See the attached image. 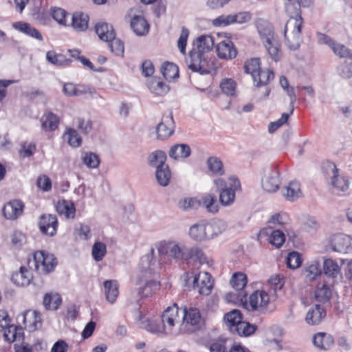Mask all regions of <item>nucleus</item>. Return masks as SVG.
Here are the masks:
<instances>
[{
  "mask_svg": "<svg viewBox=\"0 0 352 352\" xmlns=\"http://www.w3.org/2000/svg\"><path fill=\"white\" fill-rule=\"evenodd\" d=\"M256 26L269 55L274 61L279 60L281 57L280 43L274 36L272 25L267 21L259 19L256 21Z\"/></svg>",
  "mask_w": 352,
  "mask_h": 352,
  "instance_id": "nucleus-1",
  "label": "nucleus"
},
{
  "mask_svg": "<svg viewBox=\"0 0 352 352\" xmlns=\"http://www.w3.org/2000/svg\"><path fill=\"white\" fill-rule=\"evenodd\" d=\"M302 19H289L285 26V43L290 50H296L299 48L302 41L301 28Z\"/></svg>",
  "mask_w": 352,
  "mask_h": 352,
  "instance_id": "nucleus-2",
  "label": "nucleus"
},
{
  "mask_svg": "<svg viewBox=\"0 0 352 352\" xmlns=\"http://www.w3.org/2000/svg\"><path fill=\"white\" fill-rule=\"evenodd\" d=\"M186 63L192 71L198 72L202 74L209 73L213 65L212 62L208 59L206 54L197 51L195 49L189 52Z\"/></svg>",
  "mask_w": 352,
  "mask_h": 352,
  "instance_id": "nucleus-3",
  "label": "nucleus"
},
{
  "mask_svg": "<svg viewBox=\"0 0 352 352\" xmlns=\"http://www.w3.org/2000/svg\"><path fill=\"white\" fill-rule=\"evenodd\" d=\"M161 322L166 330V334L177 335L181 329L177 326L180 322L179 308L176 305L168 307L161 316Z\"/></svg>",
  "mask_w": 352,
  "mask_h": 352,
  "instance_id": "nucleus-4",
  "label": "nucleus"
},
{
  "mask_svg": "<svg viewBox=\"0 0 352 352\" xmlns=\"http://www.w3.org/2000/svg\"><path fill=\"white\" fill-rule=\"evenodd\" d=\"M34 263L36 270L45 274L53 271L57 264L54 255L44 251H38L34 253Z\"/></svg>",
  "mask_w": 352,
  "mask_h": 352,
  "instance_id": "nucleus-5",
  "label": "nucleus"
},
{
  "mask_svg": "<svg viewBox=\"0 0 352 352\" xmlns=\"http://www.w3.org/2000/svg\"><path fill=\"white\" fill-rule=\"evenodd\" d=\"M327 174L329 177V184L337 192H346L349 188V178L340 175L335 164H329Z\"/></svg>",
  "mask_w": 352,
  "mask_h": 352,
  "instance_id": "nucleus-6",
  "label": "nucleus"
},
{
  "mask_svg": "<svg viewBox=\"0 0 352 352\" xmlns=\"http://www.w3.org/2000/svg\"><path fill=\"white\" fill-rule=\"evenodd\" d=\"M160 254H168L174 259L184 260V255L186 254L184 245H179L174 242H163L156 245Z\"/></svg>",
  "mask_w": 352,
  "mask_h": 352,
  "instance_id": "nucleus-7",
  "label": "nucleus"
},
{
  "mask_svg": "<svg viewBox=\"0 0 352 352\" xmlns=\"http://www.w3.org/2000/svg\"><path fill=\"white\" fill-rule=\"evenodd\" d=\"M203 324L204 319L201 318L200 311L197 308L190 307L184 310L182 325L191 327L192 329H188V331L199 329Z\"/></svg>",
  "mask_w": 352,
  "mask_h": 352,
  "instance_id": "nucleus-8",
  "label": "nucleus"
},
{
  "mask_svg": "<svg viewBox=\"0 0 352 352\" xmlns=\"http://www.w3.org/2000/svg\"><path fill=\"white\" fill-rule=\"evenodd\" d=\"M280 184L279 170L276 168L268 169L262 180L263 190L268 192H274L278 190Z\"/></svg>",
  "mask_w": 352,
  "mask_h": 352,
  "instance_id": "nucleus-9",
  "label": "nucleus"
},
{
  "mask_svg": "<svg viewBox=\"0 0 352 352\" xmlns=\"http://www.w3.org/2000/svg\"><path fill=\"white\" fill-rule=\"evenodd\" d=\"M175 129V122L171 112L164 115L161 122L156 126V133L158 138L164 139L173 135Z\"/></svg>",
  "mask_w": 352,
  "mask_h": 352,
  "instance_id": "nucleus-10",
  "label": "nucleus"
},
{
  "mask_svg": "<svg viewBox=\"0 0 352 352\" xmlns=\"http://www.w3.org/2000/svg\"><path fill=\"white\" fill-rule=\"evenodd\" d=\"M217 56L223 60H232L237 56L238 51L230 39H226L219 42L216 47Z\"/></svg>",
  "mask_w": 352,
  "mask_h": 352,
  "instance_id": "nucleus-11",
  "label": "nucleus"
},
{
  "mask_svg": "<svg viewBox=\"0 0 352 352\" xmlns=\"http://www.w3.org/2000/svg\"><path fill=\"white\" fill-rule=\"evenodd\" d=\"M270 298L267 293L261 290H257L250 296L249 306L252 311L263 312L269 303ZM250 309V308H248Z\"/></svg>",
  "mask_w": 352,
  "mask_h": 352,
  "instance_id": "nucleus-12",
  "label": "nucleus"
},
{
  "mask_svg": "<svg viewBox=\"0 0 352 352\" xmlns=\"http://www.w3.org/2000/svg\"><path fill=\"white\" fill-rule=\"evenodd\" d=\"M157 267V259L155 255V250L151 248L148 252L144 254L140 259L138 267L144 273V276L151 275Z\"/></svg>",
  "mask_w": 352,
  "mask_h": 352,
  "instance_id": "nucleus-13",
  "label": "nucleus"
},
{
  "mask_svg": "<svg viewBox=\"0 0 352 352\" xmlns=\"http://www.w3.org/2000/svg\"><path fill=\"white\" fill-rule=\"evenodd\" d=\"M38 226L41 232L46 235L52 236L56 233L58 220L55 215L43 214L41 216Z\"/></svg>",
  "mask_w": 352,
  "mask_h": 352,
  "instance_id": "nucleus-14",
  "label": "nucleus"
},
{
  "mask_svg": "<svg viewBox=\"0 0 352 352\" xmlns=\"http://www.w3.org/2000/svg\"><path fill=\"white\" fill-rule=\"evenodd\" d=\"M193 287L199 289L198 292L201 295H208L212 287L211 276L208 272H201L195 276L193 279Z\"/></svg>",
  "mask_w": 352,
  "mask_h": 352,
  "instance_id": "nucleus-15",
  "label": "nucleus"
},
{
  "mask_svg": "<svg viewBox=\"0 0 352 352\" xmlns=\"http://www.w3.org/2000/svg\"><path fill=\"white\" fill-rule=\"evenodd\" d=\"M330 242L331 248L335 252L346 253L351 248V236L344 234H334Z\"/></svg>",
  "mask_w": 352,
  "mask_h": 352,
  "instance_id": "nucleus-16",
  "label": "nucleus"
},
{
  "mask_svg": "<svg viewBox=\"0 0 352 352\" xmlns=\"http://www.w3.org/2000/svg\"><path fill=\"white\" fill-rule=\"evenodd\" d=\"M24 206L19 200H12L4 205L3 214L7 219L14 220L21 216L23 211Z\"/></svg>",
  "mask_w": 352,
  "mask_h": 352,
  "instance_id": "nucleus-17",
  "label": "nucleus"
},
{
  "mask_svg": "<svg viewBox=\"0 0 352 352\" xmlns=\"http://www.w3.org/2000/svg\"><path fill=\"white\" fill-rule=\"evenodd\" d=\"M23 322L29 331H34L41 327V314L37 311L28 310L22 316Z\"/></svg>",
  "mask_w": 352,
  "mask_h": 352,
  "instance_id": "nucleus-18",
  "label": "nucleus"
},
{
  "mask_svg": "<svg viewBox=\"0 0 352 352\" xmlns=\"http://www.w3.org/2000/svg\"><path fill=\"white\" fill-rule=\"evenodd\" d=\"M232 184L229 188H226L220 192L219 201L223 206H228L231 205L235 199V190L239 186V181L234 177L230 178Z\"/></svg>",
  "mask_w": 352,
  "mask_h": 352,
  "instance_id": "nucleus-19",
  "label": "nucleus"
},
{
  "mask_svg": "<svg viewBox=\"0 0 352 352\" xmlns=\"http://www.w3.org/2000/svg\"><path fill=\"white\" fill-rule=\"evenodd\" d=\"M311 3V0L307 4L302 0H285V11L289 15L290 19H302L300 15V7H308Z\"/></svg>",
  "mask_w": 352,
  "mask_h": 352,
  "instance_id": "nucleus-20",
  "label": "nucleus"
},
{
  "mask_svg": "<svg viewBox=\"0 0 352 352\" xmlns=\"http://www.w3.org/2000/svg\"><path fill=\"white\" fill-rule=\"evenodd\" d=\"M208 229L206 223H196L190 228L189 236L196 241L209 240Z\"/></svg>",
  "mask_w": 352,
  "mask_h": 352,
  "instance_id": "nucleus-21",
  "label": "nucleus"
},
{
  "mask_svg": "<svg viewBox=\"0 0 352 352\" xmlns=\"http://www.w3.org/2000/svg\"><path fill=\"white\" fill-rule=\"evenodd\" d=\"M325 316V309L322 306L316 305L309 309L305 321L310 325H317L322 322Z\"/></svg>",
  "mask_w": 352,
  "mask_h": 352,
  "instance_id": "nucleus-22",
  "label": "nucleus"
},
{
  "mask_svg": "<svg viewBox=\"0 0 352 352\" xmlns=\"http://www.w3.org/2000/svg\"><path fill=\"white\" fill-rule=\"evenodd\" d=\"M32 279L30 271L25 267H21L19 272L12 274L11 280L17 286H28Z\"/></svg>",
  "mask_w": 352,
  "mask_h": 352,
  "instance_id": "nucleus-23",
  "label": "nucleus"
},
{
  "mask_svg": "<svg viewBox=\"0 0 352 352\" xmlns=\"http://www.w3.org/2000/svg\"><path fill=\"white\" fill-rule=\"evenodd\" d=\"M104 292L106 300L113 304L119 295V285L116 280H108L104 282Z\"/></svg>",
  "mask_w": 352,
  "mask_h": 352,
  "instance_id": "nucleus-24",
  "label": "nucleus"
},
{
  "mask_svg": "<svg viewBox=\"0 0 352 352\" xmlns=\"http://www.w3.org/2000/svg\"><path fill=\"white\" fill-rule=\"evenodd\" d=\"M283 196L288 201H294L302 196L300 183L297 181L290 182L282 190Z\"/></svg>",
  "mask_w": 352,
  "mask_h": 352,
  "instance_id": "nucleus-25",
  "label": "nucleus"
},
{
  "mask_svg": "<svg viewBox=\"0 0 352 352\" xmlns=\"http://www.w3.org/2000/svg\"><path fill=\"white\" fill-rule=\"evenodd\" d=\"M131 27L138 36L146 35L149 30V24L144 16L134 15L131 20Z\"/></svg>",
  "mask_w": 352,
  "mask_h": 352,
  "instance_id": "nucleus-26",
  "label": "nucleus"
},
{
  "mask_svg": "<svg viewBox=\"0 0 352 352\" xmlns=\"http://www.w3.org/2000/svg\"><path fill=\"white\" fill-rule=\"evenodd\" d=\"M96 32L99 38L106 42L116 38V33L112 25L106 23H98L95 26Z\"/></svg>",
  "mask_w": 352,
  "mask_h": 352,
  "instance_id": "nucleus-27",
  "label": "nucleus"
},
{
  "mask_svg": "<svg viewBox=\"0 0 352 352\" xmlns=\"http://www.w3.org/2000/svg\"><path fill=\"white\" fill-rule=\"evenodd\" d=\"M12 27L15 30L40 41H43V38L39 31L28 23L22 21L16 22L12 24Z\"/></svg>",
  "mask_w": 352,
  "mask_h": 352,
  "instance_id": "nucleus-28",
  "label": "nucleus"
},
{
  "mask_svg": "<svg viewBox=\"0 0 352 352\" xmlns=\"http://www.w3.org/2000/svg\"><path fill=\"white\" fill-rule=\"evenodd\" d=\"M198 205L204 208L207 212L215 214L219 210V205L217 201V197L214 194H206L203 196L199 201Z\"/></svg>",
  "mask_w": 352,
  "mask_h": 352,
  "instance_id": "nucleus-29",
  "label": "nucleus"
},
{
  "mask_svg": "<svg viewBox=\"0 0 352 352\" xmlns=\"http://www.w3.org/2000/svg\"><path fill=\"white\" fill-rule=\"evenodd\" d=\"M3 331H4L3 336L6 340L10 342L23 340V331L21 327L8 324Z\"/></svg>",
  "mask_w": 352,
  "mask_h": 352,
  "instance_id": "nucleus-30",
  "label": "nucleus"
},
{
  "mask_svg": "<svg viewBox=\"0 0 352 352\" xmlns=\"http://www.w3.org/2000/svg\"><path fill=\"white\" fill-rule=\"evenodd\" d=\"M63 90L64 94L67 96H78L87 93H93L89 87L76 85L73 83H65Z\"/></svg>",
  "mask_w": 352,
  "mask_h": 352,
  "instance_id": "nucleus-31",
  "label": "nucleus"
},
{
  "mask_svg": "<svg viewBox=\"0 0 352 352\" xmlns=\"http://www.w3.org/2000/svg\"><path fill=\"white\" fill-rule=\"evenodd\" d=\"M148 87L151 92L157 96H164L168 91V86L159 78L154 77L148 82Z\"/></svg>",
  "mask_w": 352,
  "mask_h": 352,
  "instance_id": "nucleus-32",
  "label": "nucleus"
},
{
  "mask_svg": "<svg viewBox=\"0 0 352 352\" xmlns=\"http://www.w3.org/2000/svg\"><path fill=\"white\" fill-rule=\"evenodd\" d=\"M166 160V154L165 152L157 150L151 153L148 157V164L156 170L166 166L165 162Z\"/></svg>",
  "mask_w": 352,
  "mask_h": 352,
  "instance_id": "nucleus-33",
  "label": "nucleus"
},
{
  "mask_svg": "<svg viewBox=\"0 0 352 352\" xmlns=\"http://www.w3.org/2000/svg\"><path fill=\"white\" fill-rule=\"evenodd\" d=\"M58 118L52 112L45 113L41 118V126L45 131H54L58 127Z\"/></svg>",
  "mask_w": 352,
  "mask_h": 352,
  "instance_id": "nucleus-34",
  "label": "nucleus"
},
{
  "mask_svg": "<svg viewBox=\"0 0 352 352\" xmlns=\"http://www.w3.org/2000/svg\"><path fill=\"white\" fill-rule=\"evenodd\" d=\"M191 149L185 144H176L172 146L169 151V156L175 160L186 158L190 156Z\"/></svg>",
  "mask_w": 352,
  "mask_h": 352,
  "instance_id": "nucleus-35",
  "label": "nucleus"
},
{
  "mask_svg": "<svg viewBox=\"0 0 352 352\" xmlns=\"http://www.w3.org/2000/svg\"><path fill=\"white\" fill-rule=\"evenodd\" d=\"M72 27L77 31H84L88 28L89 17L82 13H76L70 16Z\"/></svg>",
  "mask_w": 352,
  "mask_h": 352,
  "instance_id": "nucleus-36",
  "label": "nucleus"
},
{
  "mask_svg": "<svg viewBox=\"0 0 352 352\" xmlns=\"http://www.w3.org/2000/svg\"><path fill=\"white\" fill-rule=\"evenodd\" d=\"M323 271L327 276L336 278L340 274L341 268L337 262L328 258L323 262Z\"/></svg>",
  "mask_w": 352,
  "mask_h": 352,
  "instance_id": "nucleus-37",
  "label": "nucleus"
},
{
  "mask_svg": "<svg viewBox=\"0 0 352 352\" xmlns=\"http://www.w3.org/2000/svg\"><path fill=\"white\" fill-rule=\"evenodd\" d=\"M197 51L206 54L209 52L214 45L212 36L210 35H201L197 38Z\"/></svg>",
  "mask_w": 352,
  "mask_h": 352,
  "instance_id": "nucleus-38",
  "label": "nucleus"
},
{
  "mask_svg": "<svg viewBox=\"0 0 352 352\" xmlns=\"http://www.w3.org/2000/svg\"><path fill=\"white\" fill-rule=\"evenodd\" d=\"M321 274L320 265L318 261L311 262L305 270V276L310 281L316 280Z\"/></svg>",
  "mask_w": 352,
  "mask_h": 352,
  "instance_id": "nucleus-39",
  "label": "nucleus"
},
{
  "mask_svg": "<svg viewBox=\"0 0 352 352\" xmlns=\"http://www.w3.org/2000/svg\"><path fill=\"white\" fill-rule=\"evenodd\" d=\"M244 71L252 76L253 80H256V74L261 69L260 59L252 58L247 60L244 64Z\"/></svg>",
  "mask_w": 352,
  "mask_h": 352,
  "instance_id": "nucleus-40",
  "label": "nucleus"
},
{
  "mask_svg": "<svg viewBox=\"0 0 352 352\" xmlns=\"http://www.w3.org/2000/svg\"><path fill=\"white\" fill-rule=\"evenodd\" d=\"M161 72L167 80H171L179 76L178 67L173 63H164L161 67Z\"/></svg>",
  "mask_w": 352,
  "mask_h": 352,
  "instance_id": "nucleus-41",
  "label": "nucleus"
},
{
  "mask_svg": "<svg viewBox=\"0 0 352 352\" xmlns=\"http://www.w3.org/2000/svg\"><path fill=\"white\" fill-rule=\"evenodd\" d=\"M46 58L47 61L56 66H63L69 64L71 60L61 54H56L54 51L47 52Z\"/></svg>",
  "mask_w": 352,
  "mask_h": 352,
  "instance_id": "nucleus-42",
  "label": "nucleus"
},
{
  "mask_svg": "<svg viewBox=\"0 0 352 352\" xmlns=\"http://www.w3.org/2000/svg\"><path fill=\"white\" fill-rule=\"evenodd\" d=\"M256 75V80L253 81L258 87L266 85L274 78V72L270 69H260Z\"/></svg>",
  "mask_w": 352,
  "mask_h": 352,
  "instance_id": "nucleus-43",
  "label": "nucleus"
},
{
  "mask_svg": "<svg viewBox=\"0 0 352 352\" xmlns=\"http://www.w3.org/2000/svg\"><path fill=\"white\" fill-rule=\"evenodd\" d=\"M61 302V298L58 294H47L43 298V305L47 309H57Z\"/></svg>",
  "mask_w": 352,
  "mask_h": 352,
  "instance_id": "nucleus-44",
  "label": "nucleus"
},
{
  "mask_svg": "<svg viewBox=\"0 0 352 352\" xmlns=\"http://www.w3.org/2000/svg\"><path fill=\"white\" fill-rule=\"evenodd\" d=\"M155 176L158 184L162 186H167L169 184L171 173L168 165L156 170Z\"/></svg>",
  "mask_w": 352,
  "mask_h": 352,
  "instance_id": "nucleus-45",
  "label": "nucleus"
},
{
  "mask_svg": "<svg viewBox=\"0 0 352 352\" xmlns=\"http://www.w3.org/2000/svg\"><path fill=\"white\" fill-rule=\"evenodd\" d=\"M256 326L249 322L241 321L234 328H232V332H236L239 336H249L254 333Z\"/></svg>",
  "mask_w": 352,
  "mask_h": 352,
  "instance_id": "nucleus-46",
  "label": "nucleus"
},
{
  "mask_svg": "<svg viewBox=\"0 0 352 352\" xmlns=\"http://www.w3.org/2000/svg\"><path fill=\"white\" fill-rule=\"evenodd\" d=\"M206 223L208 228H209L208 234H209L210 239L219 235L226 229V223L222 220Z\"/></svg>",
  "mask_w": 352,
  "mask_h": 352,
  "instance_id": "nucleus-47",
  "label": "nucleus"
},
{
  "mask_svg": "<svg viewBox=\"0 0 352 352\" xmlns=\"http://www.w3.org/2000/svg\"><path fill=\"white\" fill-rule=\"evenodd\" d=\"M190 258H194L198 261L200 263H204L206 261L205 254L198 247L186 249V254L184 255V261H188Z\"/></svg>",
  "mask_w": 352,
  "mask_h": 352,
  "instance_id": "nucleus-48",
  "label": "nucleus"
},
{
  "mask_svg": "<svg viewBox=\"0 0 352 352\" xmlns=\"http://www.w3.org/2000/svg\"><path fill=\"white\" fill-rule=\"evenodd\" d=\"M207 166L210 171L214 175H222L224 174L223 163L217 157H210L207 160Z\"/></svg>",
  "mask_w": 352,
  "mask_h": 352,
  "instance_id": "nucleus-49",
  "label": "nucleus"
},
{
  "mask_svg": "<svg viewBox=\"0 0 352 352\" xmlns=\"http://www.w3.org/2000/svg\"><path fill=\"white\" fill-rule=\"evenodd\" d=\"M224 320L232 331V328H234L237 324L242 321L241 314L240 311L234 309L225 315Z\"/></svg>",
  "mask_w": 352,
  "mask_h": 352,
  "instance_id": "nucleus-50",
  "label": "nucleus"
},
{
  "mask_svg": "<svg viewBox=\"0 0 352 352\" xmlns=\"http://www.w3.org/2000/svg\"><path fill=\"white\" fill-rule=\"evenodd\" d=\"M64 138L67 139L68 144L71 146L78 147L81 145L82 138L74 129H68L64 133Z\"/></svg>",
  "mask_w": 352,
  "mask_h": 352,
  "instance_id": "nucleus-51",
  "label": "nucleus"
},
{
  "mask_svg": "<svg viewBox=\"0 0 352 352\" xmlns=\"http://www.w3.org/2000/svg\"><path fill=\"white\" fill-rule=\"evenodd\" d=\"M230 284L236 290L243 289L247 284V276L242 272L234 273L230 280Z\"/></svg>",
  "mask_w": 352,
  "mask_h": 352,
  "instance_id": "nucleus-52",
  "label": "nucleus"
},
{
  "mask_svg": "<svg viewBox=\"0 0 352 352\" xmlns=\"http://www.w3.org/2000/svg\"><path fill=\"white\" fill-rule=\"evenodd\" d=\"M221 91L227 96H235L236 89V83L232 78H223L221 83Z\"/></svg>",
  "mask_w": 352,
  "mask_h": 352,
  "instance_id": "nucleus-53",
  "label": "nucleus"
},
{
  "mask_svg": "<svg viewBox=\"0 0 352 352\" xmlns=\"http://www.w3.org/2000/svg\"><path fill=\"white\" fill-rule=\"evenodd\" d=\"M107 252L106 245L100 241L96 242L91 250V254L96 261H100L104 257Z\"/></svg>",
  "mask_w": 352,
  "mask_h": 352,
  "instance_id": "nucleus-54",
  "label": "nucleus"
},
{
  "mask_svg": "<svg viewBox=\"0 0 352 352\" xmlns=\"http://www.w3.org/2000/svg\"><path fill=\"white\" fill-rule=\"evenodd\" d=\"M331 296L330 289L324 284L318 286L315 292L316 299L320 302H327Z\"/></svg>",
  "mask_w": 352,
  "mask_h": 352,
  "instance_id": "nucleus-55",
  "label": "nucleus"
},
{
  "mask_svg": "<svg viewBox=\"0 0 352 352\" xmlns=\"http://www.w3.org/2000/svg\"><path fill=\"white\" fill-rule=\"evenodd\" d=\"M52 16L58 23L64 25H68L67 18L70 19L71 16L63 9L60 8L52 9Z\"/></svg>",
  "mask_w": 352,
  "mask_h": 352,
  "instance_id": "nucleus-56",
  "label": "nucleus"
},
{
  "mask_svg": "<svg viewBox=\"0 0 352 352\" xmlns=\"http://www.w3.org/2000/svg\"><path fill=\"white\" fill-rule=\"evenodd\" d=\"M285 241V234L279 230H274L270 236V242L274 247L279 248H280Z\"/></svg>",
  "mask_w": 352,
  "mask_h": 352,
  "instance_id": "nucleus-57",
  "label": "nucleus"
},
{
  "mask_svg": "<svg viewBox=\"0 0 352 352\" xmlns=\"http://www.w3.org/2000/svg\"><path fill=\"white\" fill-rule=\"evenodd\" d=\"M197 204L198 201L196 199L192 197H184L178 201L177 206L180 210L187 211L195 208Z\"/></svg>",
  "mask_w": 352,
  "mask_h": 352,
  "instance_id": "nucleus-58",
  "label": "nucleus"
},
{
  "mask_svg": "<svg viewBox=\"0 0 352 352\" xmlns=\"http://www.w3.org/2000/svg\"><path fill=\"white\" fill-rule=\"evenodd\" d=\"M331 50L333 53L340 58H352V52L345 45L336 43L332 45Z\"/></svg>",
  "mask_w": 352,
  "mask_h": 352,
  "instance_id": "nucleus-59",
  "label": "nucleus"
},
{
  "mask_svg": "<svg viewBox=\"0 0 352 352\" xmlns=\"http://www.w3.org/2000/svg\"><path fill=\"white\" fill-rule=\"evenodd\" d=\"M302 263L301 255L297 252H292L288 254L287 257V266L291 269H296Z\"/></svg>",
  "mask_w": 352,
  "mask_h": 352,
  "instance_id": "nucleus-60",
  "label": "nucleus"
},
{
  "mask_svg": "<svg viewBox=\"0 0 352 352\" xmlns=\"http://www.w3.org/2000/svg\"><path fill=\"white\" fill-rule=\"evenodd\" d=\"M143 329H146L148 331H150L156 334H166V330L164 329V326H163L162 323L160 321H153L150 323H146L143 326Z\"/></svg>",
  "mask_w": 352,
  "mask_h": 352,
  "instance_id": "nucleus-61",
  "label": "nucleus"
},
{
  "mask_svg": "<svg viewBox=\"0 0 352 352\" xmlns=\"http://www.w3.org/2000/svg\"><path fill=\"white\" fill-rule=\"evenodd\" d=\"M83 163L90 168H96L100 164V160L95 153H87L82 158Z\"/></svg>",
  "mask_w": 352,
  "mask_h": 352,
  "instance_id": "nucleus-62",
  "label": "nucleus"
},
{
  "mask_svg": "<svg viewBox=\"0 0 352 352\" xmlns=\"http://www.w3.org/2000/svg\"><path fill=\"white\" fill-rule=\"evenodd\" d=\"M232 23H234L232 14H222L212 21V24L214 27H225Z\"/></svg>",
  "mask_w": 352,
  "mask_h": 352,
  "instance_id": "nucleus-63",
  "label": "nucleus"
},
{
  "mask_svg": "<svg viewBox=\"0 0 352 352\" xmlns=\"http://www.w3.org/2000/svg\"><path fill=\"white\" fill-rule=\"evenodd\" d=\"M12 246L16 248H20L26 241L25 236L20 231H14L10 236Z\"/></svg>",
  "mask_w": 352,
  "mask_h": 352,
  "instance_id": "nucleus-64",
  "label": "nucleus"
}]
</instances>
